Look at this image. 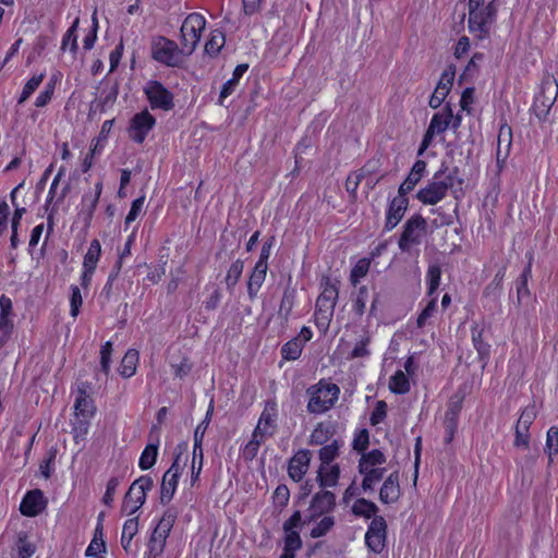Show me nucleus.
<instances>
[{
	"mask_svg": "<svg viewBox=\"0 0 558 558\" xmlns=\"http://www.w3.org/2000/svg\"><path fill=\"white\" fill-rule=\"evenodd\" d=\"M138 362V353L135 350H129L121 362L119 373L124 378H130L136 372V364Z\"/></svg>",
	"mask_w": 558,
	"mask_h": 558,
	"instance_id": "31",
	"label": "nucleus"
},
{
	"mask_svg": "<svg viewBox=\"0 0 558 558\" xmlns=\"http://www.w3.org/2000/svg\"><path fill=\"white\" fill-rule=\"evenodd\" d=\"M271 245L272 244L270 241H267L263 244V247H262V251L259 254V259L255 265V272L258 276H266V274H267V269H268L267 260L270 256Z\"/></svg>",
	"mask_w": 558,
	"mask_h": 558,
	"instance_id": "43",
	"label": "nucleus"
},
{
	"mask_svg": "<svg viewBox=\"0 0 558 558\" xmlns=\"http://www.w3.org/2000/svg\"><path fill=\"white\" fill-rule=\"evenodd\" d=\"M165 547V544L157 542L156 538L149 537L147 551L144 554V558H158L163 553Z\"/></svg>",
	"mask_w": 558,
	"mask_h": 558,
	"instance_id": "59",
	"label": "nucleus"
},
{
	"mask_svg": "<svg viewBox=\"0 0 558 558\" xmlns=\"http://www.w3.org/2000/svg\"><path fill=\"white\" fill-rule=\"evenodd\" d=\"M144 203H145V196H141L133 201V203L131 205V209H130L128 216L125 217V221H124L125 226H129L131 222L136 220V218L140 216V214L143 210Z\"/></svg>",
	"mask_w": 558,
	"mask_h": 558,
	"instance_id": "54",
	"label": "nucleus"
},
{
	"mask_svg": "<svg viewBox=\"0 0 558 558\" xmlns=\"http://www.w3.org/2000/svg\"><path fill=\"white\" fill-rule=\"evenodd\" d=\"M389 388L393 393L403 395L410 390V383L402 371H398L389 380Z\"/></svg>",
	"mask_w": 558,
	"mask_h": 558,
	"instance_id": "37",
	"label": "nucleus"
},
{
	"mask_svg": "<svg viewBox=\"0 0 558 558\" xmlns=\"http://www.w3.org/2000/svg\"><path fill=\"white\" fill-rule=\"evenodd\" d=\"M511 137H512V131L511 128L507 124H504L499 129L498 134V145H497V151H496V159L499 160H506L510 147H511Z\"/></svg>",
	"mask_w": 558,
	"mask_h": 558,
	"instance_id": "26",
	"label": "nucleus"
},
{
	"mask_svg": "<svg viewBox=\"0 0 558 558\" xmlns=\"http://www.w3.org/2000/svg\"><path fill=\"white\" fill-rule=\"evenodd\" d=\"M158 447H159L158 438H156L155 442L148 444L145 447V449L143 450V452L140 457V461H138V466L141 468V470H148L154 466V464L156 463V460H157V456H158Z\"/></svg>",
	"mask_w": 558,
	"mask_h": 558,
	"instance_id": "29",
	"label": "nucleus"
},
{
	"mask_svg": "<svg viewBox=\"0 0 558 558\" xmlns=\"http://www.w3.org/2000/svg\"><path fill=\"white\" fill-rule=\"evenodd\" d=\"M472 341L480 354L488 353L489 345L483 341V330L477 326L472 328Z\"/></svg>",
	"mask_w": 558,
	"mask_h": 558,
	"instance_id": "56",
	"label": "nucleus"
},
{
	"mask_svg": "<svg viewBox=\"0 0 558 558\" xmlns=\"http://www.w3.org/2000/svg\"><path fill=\"white\" fill-rule=\"evenodd\" d=\"M367 300L368 290L365 286H362L359 288L352 304V310L355 315L362 316L365 313Z\"/></svg>",
	"mask_w": 558,
	"mask_h": 558,
	"instance_id": "42",
	"label": "nucleus"
},
{
	"mask_svg": "<svg viewBox=\"0 0 558 558\" xmlns=\"http://www.w3.org/2000/svg\"><path fill=\"white\" fill-rule=\"evenodd\" d=\"M153 486V478L148 475H143L135 480L124 495L121 507L122 512L128 515L135 513L145 504L146 494Z\"/></svg>",
	"mask_w": 558,
	"mask_h": 558,
	"instance_id": "8",
	"label": "nucleus"
},
{
	"mask_svg": "<svg viewBox=\"0 0 558 558\" xmlns=\"http://www.w3.org/2000/svg\"><path fill=\"white\" fill-rule=\"evenodd\" d=\"M308 522L307 518L303 521L300 511H295L284 523V532H299L304 523Z\"/></svg>",
	"mask_w": 558,
	"mask_h": 558,
	"instance_id": "52",
	"label": "nucleus"
},
{
	"mask_svg": "<svg viewBox=\"0 0 558 558\" xmlns=\"http://www.w3.org/2000/svg\"><path fill=\"white\" fill-rule=\"evenodd\" d=\"M483 3L484 0H469V32L480 40L489 36L497 13L495 1L486 7Z\"/></svg>",
	"mask_w": 558,
	"mask_h": 558,
	"instance_id": "1",
	"label": "nucleus"
},
{
	"mask_svg": "<svg viewBox=\"0 0 558 558\" xmlns=\"http://www.w3.org/2000/svg\"><path fill=\"white\" fill-rule=\"evenodd\" d=\"M407 194H399L391 199L386 211L385 229L391 231L403 218L408 209Z\"/></svg>",
	"mask_w": 558,
	"mask_h": 558,
	"instance_id": "18",
	"label": "nucleus"
},
{
	"mask_svg": "<svg viewBox=\"0 0 558 558\" xmlns=\"http://www.w3.org/2000/svg\"><path fill=\"white\" fill-rule=\"evenodd\" d=\"M243 74H244V64H238L233 71L232 78L228 80L221 88L220 96H219L220 105H222L223 100L234 92V89L238 86Z\"/></svg>",
	"mask_w": 558,
	"mask_h": 558,
	"instance_id": "32",
	"label": "nucleus"
},
{
	"mask_svg": "<svg viewBox=\"0 0 558 558\" xmlns=\"http://www.w3.org/2000/svg\"><path fill=\"white\" fill-rule=\"evenodd\" d=\"M242 270H243V263L241 260H236L230 267V269L227 274L226 281H227L228 287H232L238 282L239 278L242 274Z\"/></svg>",
	"mask_w": 558,
	"mask_h": 558,
	"instance_id": "61",
	"label": "nucleus"
},
{
	"mask_svg": "<svg viewBox=\"0 0 558 558\" xmlns=\"http://www.w3.org/2000/svg\"><path fill=\"white\" fill-rule=\"evenodd\" d=\"M426 226V220L421 215H414L409 218L403 226V232L399 239V248L402 252H407L412 246L420 244Z\"/></svg>",
	"mask_w": 558,
	"mask_h": 558,
	"instance_id": "10",
	"label": "nucleus"
},
{
	"mask_svg": "<svg viewBox=\"0 0 558 558\" xmlns=\"http://www.w3.org/2000/svg\"><path fill=\"white\" fill-rule=\"evenodd\" d=\"M74 410H75L76 416L83 417V420H80V422H78V424H80L78 428L82 433L85 434L87 432L88 420L95 413L94 402L87 395L85 388L78 387L75 403H74Z\"/></svg>",
	"mask_w": 558,
	"mask_h": 558,
	"instance_id": "17",
	"label": "nucleus"
},
{
	"mask_svg": "<svg viewBox=\"0 0 558 558\" xmlns=\"http://www.w3.org/2000/svg\"><path fill=\"white\" fill-rule=\"evenodd\" d=\"M15 550L16 556H14V558H31L36 550V546L28 541L27 534L25 532H21L17 535Z\"/></svg>",
	"mask_w": 558,
	"mask_h": 558,
	"instance_id": "35",
	"label": "nucleus"
},
{
	"mask_svg": "<svg viewBox=\"0 0 558 558\" xmlns=\"http://www.w3.org/2000/svg\"><path fill=\"white\" fill-rule=\"evenodd\" d=\"M112 353V343L107 341L100 349V369L108 375L110 371V357Z\"/></svg>",
	"mask_w": 558,
	"mask_h": 558,
	"instance_id": "53",
	"label": "nucleus"
},
{
	"mask_svg": "<svg viewBox=\"0 0 558 558\" xmlns=\"http://www.w3.org/2000/svg\"><path fill=\"white\" fill-rule=\"evenodd\" d=\"M352 512L357 517H363L365 519H373L377 515L378 507L373 502L365 498H359L354 501L352 506Z\"/></svg>",
	"mask_w": 558,
	"mask_h": 558,
	"instance_id": "28",
	"label": "nucleus"
},
{
	"mask_svg": "<svg viewBox=\"0 0 558 558\" xmlns=\"http://www.w3.org/2000/svg\"><path fill=\"white\" fill-rule=\"evenodd\" d=\"M276 418H277V407L276 403L269 402L266 404L264 411L260 414L257 426L253 433L252 440L248 446H254V450L256 447L263 441L266 436H270L274 434L276 429Z\"/></svg>",
	"mask_w": 558,
	"mask_h": 558,
	"instance_id": "11",
	"label": "nucleus"
},
{
	"mask_svg": "<svg viewBox=\"0 0 558 558\" xmlns=\"http://www.w3.org/2000/svg\"><path fill=\"white\" fill-rule=\"evenodd\" d=\"M441 279V269L439 265L433 264L429 265L426 272V282H427V296L435 298L434 294L440 284Z\"/></svg>",
	"mask_w": 558,
	"mask_h": 558,
	"instance_id": "34",
	"label": "nucleus"
},
{
	"mask_svg": "<svg viewBox=\"0 0 558 558\" xmlns=\"http://www.w3.org/2000/svg\"><path fill=\"white\" fill-rule=\"evenodd\" d=\"M340 470L337 464H320L318 481L322 487H333L338 484Z\"/></svg>",
	"mask_w": 558,
	"mask_h": 558,
	"instance_id": "25",
	"label": "nucleus"
},
{
	"mask_svg": "<svg viewBox=\"0 0 558 558\" xmlns=\"http://www.w3.org/2000/svg\"><path fill=\"white\" fill-rule=\"evenodd\" d=\"M400 497L399 473H390L379 490V499L383 504H393Z\"/></svg>",
	"mask_w": 558,
	"mask_h": 558,
	"instance_id": "23",
	"label": "nucleus"
},
{
	"mask_svg": "<svg viewBox=\"0 0 558 558\" xmlns=\"http://www.w3.org/2000/svg\"><path fill=\"white\" fill-rule=\"evenodd\" d=\"M365 545L374 554H380L386 548L387 523L384 517H375L367 526L364 536Z\"/></svg>",
	"mask_w": 558,
	"mask_h": 558,
	"instance_id": "12",
	"label": "nucleus"
},
{
	"mask_svg": "<svg viewBox=\"0 0 558 558\" xmlns=\"http://www.w3.org/2000/svg\"><path fill=\"white\" fill-rule=\"evenodd\" d=\"M437 312V298H430L427 302V304L424 306L422 312L418 314L416 318V327L422 329L427 324L428 320L434 317L435 313Z\"/></svg>",
	"mask_w": 558,
	"mask_h": 558,
	"instance_id": "38",
	"label": "nucleus"
},
{
	"mask_svg": "<svg viewBox=\"0 0 558 558\" xmlns=\"http://www.w3.org/2000/svg\"><path fill=\"white\" fill-rule=\"evenodd\" d=\"M558 95V85L553 78L543 81L541 92L535 97L534 107L539 111V114H546L551 106L555 104Z\"/></svg>",
	"mask_w": 558,
	"mask_h": 558,
	"instance_id": "16",
	"label": "nucleus"
},
{
	"mask_svg": "<svg viewBox=\"0 0 558 558\" xmlns=\"http://www.w3.org/2000/svg\"><path fill=\"white\" fill-rule=\"evenodd\" d=\"M289 497V488L286 485H279L274 493L275 502L281 507L288 504Z\"/></svg>",
	"mask_w": 558,
	"mask_h": 558,
	"instance_id": "64",
	"label": "nucleus"
},
{
	"mask_svg": "<svg viewBox=\"0 0 558 558\" xmlns=\"http://www.w3.org/2000/svg\"><path fill=\"white\" fill-rule=\"evenodd\" d=\"M294 296H295L294 290L284 291L282 300H281V304H280L281 313H284L286 315H288L291 312V310L293 307V303H294Z\"/></svg>",
	"mask_w": 558,
	"mask_h": 558,
	"instance_id": "63",
	"label": "nucleus"
},
{
	"mask_svg": "<svg viewBox=\"0 0 558 558\" xmlns=\"http://www.w3.org/2000/svg\"><path fill=\"white\" fill-rule=\"evenodd\" d=\"M454 75L456 73L452 69H447L442 72L439 82L429 98V106L433 109L439 108L447 98L452 88Z\"/></svg>",
	"mask_w": 558,
	"mask_h": 558,
	"instance_id": "21",
	"label": "nucleus"
},
{
	"mask_svg": "<svg viewBox=\"0 0 558 558\" xmlns=\"http://www.w3.org/2000/svg\"><path fill=\"white\" fill-rule=\"evenodd\" d=\"M545 451L547 452L549 460L553 459L554 454L558 453V427L556 426H551L547 430Z\"/></svg>",
	"mask_w": 558,
	"mask_h": 558,
	"instance_id": "46",
	"label": "nucleus"
},
{
	"mask_svg": "<svg viewBox=\"0 0 558 558\" xmlns=\"http://www.w3.org/2000/svg\"><path fill=\"white\" fill-rule=\"evenodd\" d=\"M302 341L300 339H291L287 343H284L281 348V356L286 361H295L300 357L303 351Z\"/></svg>",
	"mask_w": 558,
	"mask_h": 558,
	"instance_id": "36",
	"label": "nucleus"
},
{
	"mask_svg": "<svg viewBox=\"0 0 558 558\" xmlns=\"http://www.w3.org/2000/svg\"><path fill=\"white\" fill-rule=\"evenodd\" d=\"M311 452L299 450L289 461L288 474L294 482H300L308 471Z\"/></svg>",
	"mask_w": 558,
	"mask_h": 558,
	"instance_id": "22",
	"label": "nucleus"
},
{
	"mask_svg": "<svg viewBox=\"0 0 558 558\" xmlns=\"http://www.w3.org/2000/svg\"><path fill=\"white\" fill-rule=\"evenodd\" d=\"M426 172V162L418 159L414 162L405 180L401 183L398 191L399 194H408L422 180Z\"/></svg>",
	"mask_w": 558,
	"mask_h": 558,
	"instance_id": "24",
	"label": "nucleus"
},
{
	"mask_svg": "<svg viewBox=\"0 0 558 558\" xmlns=\"http://www.w3.org/2000/svg\"><path fill=\"white\" fill-rule=\"evenodd\" d=\"M189 57L182 47L171 39L159 36L151 43V58L167 66L180 68Z\"/></svg>",
	"mask_w": 558,
	"mask_h": 558,
	"instance_id": "7",
	"label": "nucleus"
},
{
	"mask_svg": "<svg viewBox=\"0 0 558 558\" xmlns=\"http://www.w3.org/2000/svg\"><path fill=\"white\" fill-rule=\"evenodd\" d=\"M213 411H214V405H213V401H211L205 418L202 421L201 424L197 425V427L194 430V440L196 442L197 448L199 447V444H203L204 435L209 425V422H210V418L213 415Z\"/></svg>",
	"mask_w": 558,
	"mask_h": 558,
	"instance_id": "49",
	"label": "nucleus"
},
{
	"mask_svg": "<svg viewBox=\"0 0 558 558\" xmlns=\"http://www.w3.org/2000/svg\"><path fill=\"white\" fill-rule=\"evenodd\" d=\"M71 295H70V306H71V316L76 317L80 313V307L83 303V298L81 294V290L77 286H71Z\"/></svg>",
	"mask_w": 558,
	"mask_h": 558,
	"instance_id": "51",
	"label": "nucleus"
},
{
	"mask_svg": "<svg viewBox=\"0 0 558 558\" xmlns=\"http://www.w3.org/2000/svg\"><path fill=\"white\" fill-rule=\"evenodd\" d=\"M120 484V478L118 476H113L108 481L106 493L102 497V502L106 506H111L114 499V494L117 490V487Z\"/></svg>",
	"mask_w": 558,
	"mask_h": 558,
	"instance_id": "57",
	"label": "nucleus"
},
{
	"mask_svg": "<svg viewBox=\"0 0 558 558\" xmlns=\"http://www.w3.org/2000/svg\"><path fill=\"white\" fill-rule=\"evenodd\" d=\"M335 507V495L328 490L317 493L308 507L307 520L315 521L319 517L329 515Z\"/></svg>",
	"mask_w": 558,
	"mask_h": 558,
	"instance_id": "15",
	"label": "nucleus"
},
{
	"mask_svg": "<svg viewBox=\"0 0 558 558\" xmlns=\"http://www.w3.org/2000/svg\"><path fill=\"white\" fill-rule=\"evenodd\" d=\"M175 520H177V511L172 508H168L163 512V514L157 525L168 529V530H172Z\"/></svg>",
	"mask_w": 558,
	"mask_h": 558,
	"instance_id": "62",
	"label": "nucleus"
},
{
	"mask_svg": "<svg viewBox=\"0 0 558 558\" xmlns=\"http://www.w3.org/2000/svg\"><path fill=\"white\" fill-rule=\"evenodd\" d=\"M339 447L340 445L338 440H333L331 444L322 447L319 450L322 464H330V462L338 456Z\"/></svg>",
	"mask_w": 558,
	"mask_h": 558,
	"instance_id": "47",
	"label": "nucleus"
},
{
	"mask_svg": "<svg viewBox=\"0 0 558 558\" xmlns=\"http://www.w3.org/2000/svg\"><path fill=\"white\" fill-rule=\"evenodd\" d=\"M118 97V87L113 86L105 97L100 98V100L95 105V108L100 112H104L108 107L112 106Z\"/></svg>",
	"mask_w": 558,
	"mask_h": 558,
	"instance_id": "55",
	"label": "nucleus"
},
{
	"mask_svg": "<svg viewBox=\"0 0 558 558\" xmlns=\"http://www.w3.org/2000/svg\"><path fill=\"white\" fill-rule=\"evenodd\" d=\"M335 525V518L332 515H323V518L311 530V537L319 538L326 535Z\"/></svg>",
	"mask_w": 558,
	"mask_h": 558,
	"instance_id": "39",
	"label": "nucleus"
},
{
	"mask_svg": "<svg viewBox=\"0 0 558 558\" xmlns=\"http://www.w3.org/2000/svg\"><path fill=\"white\" fill-rule=\"evenodd\" d=\"M100 254H101L100 242L97 239H94L90 242L87 253L84 256L83 267L88 268V271L95 270L97 267V263L99 260Z\"/></svg>",
	"mask_w": 558,
	"mask_h": 558,
	"instance_id": "33",
	"label": "nucleus"
},
{
	"mask_svg": "<svg viewBox=\"0 0 558 558\" xmlns=\"http://www.w3.org/2000/svg\"><path fill=\"white\" fill-rule=\"evenodd\" d=\"M13 330V323L10 317L0 316V344L3 345L10 338Z\"/></svg>",
	"mask_w": 558,
	"mask_h": 558,
	"instance_id": "60",
	"label": "nucleus"
},
{
	"mask_svg": "<svg viewBox=\"0 0 558 558\" xmlns=\"http://www.w3.org/2000/svg\"><path fill=\"white\" fill-rule=\"evenodd\" d=\"M155 124L156 119L147 110L136 113L131 119L128 130L129 137L135 143L142 144Z\"/></svg>",
	"mask_w": 558,
	"mask_h": 558,
	"instance_id": "14",
	"label": "nucleus"
},
{
	"mask_svg": "<svg viewBox=\"0 0 558 558\" xmlns=\"http://www.w3.org/2000/svg\"><path fill=\"white\" fill-rule=\"evenodd\" d=\"M371 342V337L367 335L362 336L356 343L354 344L352 352L350 354L351 359L366 357L371 354L368 350V344Z\"/></svg>",
	"mask_w": 558,
	"mask_h": 558,
	"instance_id": "48",
	"label": "nucleus"
},
{
	"mask_svg": "<svg viewBox=\"0 0 558 558\" xmlns=\"http://www.w3.org/2000/svg\"><path fill=\"white\" fill-rule=\"evenodd\" d=\"M225 44V36L221 32H213L205 45V52L211 57L217 56Z\"/></svg>",
	"mask_w": 558,
	"mask_h": 558,
	"instance_id": "41",
	"label": "nucleus"
},
{
	"mask_svg": "<svg viewBox=\"0 0 558 558\" xmlns=\"http://www.w3.org/2000/svg\"><path fill=\"white\" fill-rule=\"evenodd\" d=\"M138 532V518L128 519L122 529L121 545L123 549L129 553L133 537Z\"/></svg>",
	"mask_w": 558,
	"mask_h": 558,
	"instance_id": "30",
	"label": "nucleus"
},
{
	"mask_svg": "<svg viewBox=\"0 0 558 558\" xmlns=\"http://www.w3.org/2000/svg\"><path fill=\"white\" fill-rule=\"evenodd\" d=\"M307 411L314 414H322L333 407L339 398L340 389L336 384L319 380L307 389Z\"/></svg>",
	"mask_w": 558,
	"mask_h": 558,
	"instance_id": "5",
	"label": "nucleus"
},
{
	"mask_svg": "<svg viewBox=\"0 0 558 558\" xmlns=\"http://www.w3.org/2000/svg\"><path fill=\"white\" fill-rule=\"evenodd\" d=\"M301 547L300 532H284V547L280 558H295V553Z\"/></svg>",
	"mask_w": 558,
	"mask_h": 558,
	"instance_id": "27",
	"label": "nucleus"
},
{
	"mask_svg": "<svg viewBox=\"0 0 558 558\" xmlns=\"http://www.w3.org/2000/svg\"><path fill=\"white\" fill-rule=\"evenodd\" d=\"M461 124V117L453 116L452 108L446 104L444 109L435 113L429 122V125L423 136L417 155L422 156L424 151L430 146L435 135L442 134L450 125L457 130Z\"/></svg>",
	"mask_w": 558,
	"mask_h": 558,
	"instance_id": "6",
	"label": "nucleus"
},
{
	"mask_svg": "<svg viewBox=\"0 0 558 558\" xmlns=\"http://www.w3.org/2000/svg\"><path fill=\"white\" fill-rule=\"evenodd\" d=\"M151 109L170 111L174 107L173 95L160 82L150 81L144 89Z\"/></svg>",
	"mask_w": 558,
	"mask_h": 558,
	"instance_id": "13",
	"label": "nucleus"
},
{
	"mask_svg": "<svg viewBox=\"0 0 558 558\" xmlns=\"http://www.w3.org/2000/svg\"><path fill=\"white\" fill-rule=\"evenodd\" d=\"M180 477V465L178 459L171 464L162 476L160 486V502L168 505L177 490L178 481Z\"/></svg>",
	"mask_w": 558,
	"mask_h": 558,
	"instance_id": "19",
	"label": "nucleus"
},
{
	"mask_svg": "<svg viewBox=\"0 0 558 558\" xmlns=\"http://www.w3.org/2000/svg\"><path fill=\"white\" fill-rule=\"evenodd\" d=\"M320 288L322 292L316 301L315 324L319 330L326 331L333 317L339 289L328 277H323Z\"/></svg>",
	"mask_w": 558,
	"mask_h": 558,
	"instance_id": "3",
	"label": "nucleus"
},
{
	"mask_svg": "<svg viewBox=\"0 0 558 558\" xmlns=\"http://www.w3.org/2000/svg\"><path fill=\"white\" fill-rule=\"evenodd\" d=\"M80 24V19L76 17L72 24V26L66 31V33L63 36L61 49L64 50L66 46L70 44L71 51L76 52L77 50V37H76V31Z\"/></svg>",
	"mask_w": 558,
	"mask_h": 558,
	"instance_id": "45",
	"label": "nucleus"
},
{
	"mask_svg": "<svg viewBox=\"0 0 558 558\" xmlns=\"http://www.w3.org/2000/svg\"><path fill=\"white\" fill-rule=\"evenodd\" d=\"M205 24L204 16L198 13L185 17L181 26V47L186 54L191 56L195 51Z\"/></svg>",
	"mask_w": 558,
	"mask_h": 558,
	"instance_id": "9",
	"label": "nucleus"
},
{
	"mask_svg": "<svg viewBox=\"0 0 558 558\" xmlns=\"http://www.w3.org/2000/svg\"><path fill=\"white\" fill-rule=\"evenodd\" d=\"M458 169L447 171L441 168L434 173L433 179L416 193V198L424 205H436L441 202L448 190L454 185Z\"/></svg>",
	"mask_w": 558,
	"mask_h": 558,
	"instance_id": "2",
	"label": "nucleus"
},
{
	"mask_svg": "<svg viewBox=\"0 0 558 558\" xmlns=\"http://www.w3.org/2000/svg\"><path fill=\"white\" fill-rule=\"evenodd\" d=\"M330 435L329 426L323 423H319L315 429L311 434V444L313 445H323L328 440Z\"/></svg>",
	"mask_w": 558,
	"mask_h": 558,
	"instance_id": "50",
	"label": "nucleus"
},
{
	"mask_svg": "<svg viewBox=\"0 0 558 558\" xmlns=\"http://www.w3.org/2000/svg\"><path fill=\"white\" fill-rule=\"evenodd\" d=\"M47 506V499L40 489H33L23 497L20 511L25 517H36L41 513Z\"/></svg>",
	"mask_w": 558,
	"mask_h": 558,
	"instance_id": "20",
	"label": "nucleus"
},
{
	"mask_svg": "<svg viewBox=\"0 0 558 558\" xmlns=\"http://www.w3.org/2000/svg\"><path fill=\"white\" fill-rule=\"evenodd\" d=\"M535 417H536V410H535L534 405H529V407L524 408L523 411L521 412V415H520L518 422H517V425H515L517 429L529 430L530 426L534 422Z\"/></svg>",
	"mask_w": 558,
	"mask_h": 558,
	"instance_id": "44",
	"label": "nucleus"
},
{
	"mask_svg": "<svg viewBox=\"0 0 558 558\" xmlns=\"http://www.w3.org/2000/svg\"><path fill=\"white\" fill-rule=\"evenodd\" d=\"M371 262L367 258H361L354 265L350 274V281L356 286L362 278H364L369 270Z\"/></svg>",
	"mask_w": 558,
	"mask_h": 558,
	"instance_id": "40",
	"label": "nucleus"
},
{
	"mask_svg": "<svg viewBox=\"0 0 558 558\" xmlns=\"http://www.w3.org/2000/svg\"><path fill=\"white\" fill-rule=\"evenodd\" d=\"M386 462L385 454L378 449L361 456L359 471L363 476L362 488L364 492H373L375 486L384 478L387 472Z\"/></svg>",
	"mask_w": 558,
	"mask_h": 558,
	"instance_id": "4",
	"label": "nucleus"
},
{
	"mask_svg": "<svg viewBox=\"0 0 558 558\" xmlns=\"http://www.w3.org/2000/svg\"><path fill=\"white\" fill-rule=\"evenodd\" d=\"M446 441L452 440L457 429V414L453 411L447 412L445 417Z\"/></svg>",
	"mask_w": 558,
	"mask_h": 558,
	"instance_id": "58",
	"label": "nucleus"
}]
</instances>
